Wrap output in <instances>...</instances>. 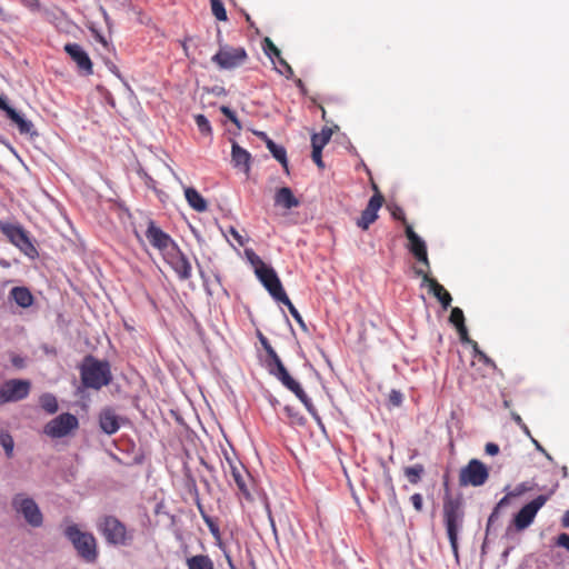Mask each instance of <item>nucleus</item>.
<instances>
[{
	"label": "nucleus",
	"mask_w": 569,
	"mask_h": 569,
	"mask_svg": "<svg viewBox=\"0 0 569 569\" xmlns=\"http://www.w3.org/2000/svg\"><path fill=\"white\" fill-rule=\"evenodd\" d=\"M39 402L41 408L50 415L56 413L59 409L57 398L51 393H43L40 397Z\"/></svg>",
	"instance_id": "c756f323"
},
{
	"label": "nucleus",
	"mask_w": 569,
	"mask_h": 569,
	"mask_svg": "<svg viewBox=\"0 0 569 569\" xmlns=\"http://www.w3.org/2000/svg\"><path fill=\"white\" fill-rule=\"evenodd\" d=\"M478 359L480 361H482L485 365H488V366H492V367H496L495 362L492 361V359H490L483 351H479V356H478Z\"/></svg>",
	"instance_id": "603ef678"
},
{
	"label": "nucleus",
	"mask_w": 569,
	"mask_h": 569,
	"mask_svg": "<svg viewBox=\"0 0 569 569\" xmlns=\"http://www.w3.org/2000/svg\"><path fill=\"white\" fill-rule=\"evenodd\" d=\"M64 51L69 54L72 61L77 64L80 72L86 76L93 73V64L89 54L78 43L64 44Z\"/></svg>",
	"instance_id": "f3484780"
},
{
	"label": "nucleus",
	"mask_w": 569,
	"mask_h": 569,
	"mask_svg": "<svg viewBox=\"0 0 569 569\" xmlns=\"http://www.w3.org/2000/svg\"><path fill=\"white\" fill-rule=\"evenodd\" d=\"M300 204L299 199L289 187H281L274 193V206L290 210Z\"/></svg>",
	"instance_id": "4be33fe9"
},
{
	"label": "nucleus",
	"mask_w": 569,
	"mask_h": 569,
	"mask_svg": "<svg viewBox=\"0 0 569 569\" xmlns=\"http://www.w3.org/2000/svg\"><path fill=\"white\" fill-rule=\"evenodd\" d=\"M0 109L6 112L8 119L14 124L21 134H37L33 131V123L30 120L23 118L17 110L10 107L7 100L0 96Z\"/></svg>",
	"instance_id": "6ab92c4d"
},
{
	"label": "nucleus",
	"mask_w": 569,
	"mask_h": 569,
	"mask_svg": "<svg viewBox=\"0 0 569 569\" xmlns=\"http://www.w3.org/2000/svg\"><path fill=\"white\" fill-rule=\"evenodd\" d=\"M198 508H199L201 517H202L204 523L207 525L209 531L211 532V535L217 540H220V536L221 535H220V529H219V526H218L217 521L204 512V510H203V508H202V506L200 503L198 505Z\"/></svg>",
	"instance_id": "7c9ffc66"
},
{
	"label": "nucleus",
	"mask_w": 569,
	"mask_h": 569,
	"mask_svg": "<svg viewBox=\"0 0 569 569\" xmlns=\"http://www.w3.org/2000/svg\"><path fill=\"white\" fill-rule=\"evenodd\" d=\"M531 440H532V442L535 443L536 448H537L539 451H541V452L546 453V456L550 459V456L546 452V450L543 449V447H542V446H541V445H540L536 439L531 438Z\"/></svg>",
	"instance_id": "13d9d810"
},
{
	"label": "nucleus",
	"mask_w": 569,
	"mask_h": 569,
	"mask_svg": "<svg viewBox=\"0 0 569 569\" xmlns=\"http://www.w3.org/2000/svg\"><path fill=\"white\" fill-rule=\"evenodd\" d=\"M322 149L323 148H319V147H312V153H311V158L313 160V162L320 168V169H323L325 168V163L322 161Z\"/></svg>",
	"instance_id": "37998d69"
},
{
	"label": "nucleus",
	"mask_w": 569,
	"mask_h": 569,
	"mask_svg": "<svg viewBox=\"0 0 569 569\" xmlns=\"http://www.w3.org/2000/svg\"><path fill=\"white\" fill-rule=\"evenodd\" d=\"M12 508L21 513L24 520L32 527H40L43 522V516L36 501L22 493L12 498Z\"/></svg>",
	"instance_id": "9b49d317"
},
{
	"label": "nucleus",
	"mask_w": 569,
	"mask_h": 569,
	"mask_svg": "<svg viewBox=\"0 0 569 569\" xmlns=\"http://www.w3.org/2000/svg\"><path fill=\"white\" fill-rule=\"evenodd\" d=\"M462 498L447 493L443 499V519L455 557L458 559V531L463 520Z\"/></svg>",
	"instance_id": "20e7f679"
},
{
	"label": "nucleus",
	"mask_w": 569,
	"mask_h": 569,
	"mask_svg": "<svg viewBox=\"0 0 569 569\" xmlns=\"http://www.w3.org/2000/svg\"><path fill=\"white\" fill-rule=\"evenodd\" d=\"M413 257L417 259V261L419 263H421L425 267V268H421V269L429 273V271H430V261H429V258H428L427 250L422 251V252H419V253H416V254H413Z\"/></svg>",
	"instance_id": "a19ab883"
},
{
	"label": "nucleus",
	"mask_w": 569,
	"mask_h": 569,
	"mask_svg": "<svg viewBox=\"0 0 569 569\" xmlns=\"http://www.w3.org/2000/svg\"><path fill=\"white\" fill-rule=\"evenodd\" d=\"M99 426L107 435H113L120 428V419L111 408H106L99 415Z\"/></svg>",
	"instance_id": "412c9836"
},
{
	"label": "nucleus",
	"mask_w": 569,
	"mask_h": 569,
	"mask_svg": "<svg viewBox=\"0 0 569 569\" xmlns=\"http://www.w3.org/2000/svg\"><path fill=\"white\" fill-rule=\"evenodd\" d=\"M188 569H214V563L208 555H194L186 559Z\"/></svg>",
	"instance_id": "bb28decb"
},
{
	"label": "nucleus",
	"mask_w": 569,
	"mask_h": 569,
	"mask_svg": "<svg viewBox=\"0 0 569 569\" xmlns=\"http://www.w3.org/2000/svg\"><path fill=\"white\" fill-rule=\"evenodd\" d=\"M402 399H403L402 393H401L400 391H398V390H392V391L389 393V401H390L393 406H396V407H398V406H400V405H401Z\"/></svg>",
	"instance_id": "a18cd8bd"
},
{
	"label": "nucleus",
	"mask_w": 569,
	"mask_h": 569,
	"mask_svg": "<svg viewBox=\"0 0 569 569\" xmlns=\"http://www.w3.org/2000/svg\"><path fill=\"white\" fill-rule=\"evenodd\" d=\"M413 257L417 259V261L419 263H421L425 267V268H421V269L429 273V271H430V261H429V258H428L427 250L422 251V252H419V253H416V254H413Z\"/></svg>",
	"instance_id": "79ce46f5"
},
{
	"label": "nucleus",
	"mask_w": 569,
	"mask_h": 569,
	"mask_svg": "<svg viewBox=\"0 0 569 569\" xmlns=\"http://www.w3.org/2000/svg\"><path fill=\"white\" fill-rule=\"evenodd\" d=\"M184 196L189 206L196 211L203 212L208 209L207 201L194 188H186Z\"/></svg>",
	"instance_id": "393cba45"
},
{
	"label": "nucleus",
	"mask_w": 569,
	"mask_h": 569,
	"mask_svg": "<svg viewBox=\"0 0 569 569\" xmlns=\"http://www.w3.org/2000/svg\"><path fill=\"white\" fill-rule=\"evenodd\" d=\"M220 111L223 116H226L232 123H234L237 126L238 129H241V123L236 114L234 111H232L229 107L227 106H221L220 107Z\"/></svg>",
	"instance_id": "58836bf2"
},
{
	"label": "nucleus",
	"mask_w": 569,
	"mask_h": 569,
	"mask_svg": "<svg viewBox=\"0 0 569 569\" xmlns=\"http://www.w3.org/2000/svg\"><path fill=\"white\" fill-rule=\"evenodd\" d=\"M79 371L81 383L88 389L100 390L112 380L109 362L90 355L84 357Z\"/></svg>",
	"instance_id": "7ed1b4c3"
},
{
	"label": "nucleus",
	"mask_w": 569,
	"mask_h": 569,
	"mask_svg": "<svg viewBox=\"0 0 569 569\" xmlns=\"http://www.w3.org/2000/svg\"><path fill=\"white\" fill-rule=\"evenodd\" d=\"M266 144L269 151H272L277 147V143H274L271 139H267Z\"/></svg>",
	"instance_id": "052dcab7"
},
{
	"label": "nucleus",
	"mask_w": 569,
	"mask_h": 569,
	"mask_svg": "<svg viewBox=\"0 0 569 569\" xmlns=\"http://www.w3.org/2000/svg\"><path fill=\"white\" fill-rule=\"evenodd\" d=\"M410 501L413 506V508L417 510V511H421L422 510V506H423V499H422V496L420 493H413L411 497H410Z\"/></svg>",
	"instance_id": "c03bdc74"
},
{
	"label": "nucleus",
	"mask_w": 569,
	"mask_h": 569,
	"mask_svg": "<svg viewBox=\"0 0 569 569\" xmlns=\"http://www.w3.org/2000/svg\"><path fill=\"white\" fill-rule=\"evenodd\" d=\"M98 530L110 545L127 546L132 540L126 525L114 516H103L98 522Z\"/></svg>",
	"instance_id": "423d86ee"
},
{
	"label": "nucleus",
	"mask_w": 569,
	"mask_h": 569,
	"mask_svg": "<svg viewBox=\"0 0 569 569\" xmlns=\"http://www.w3.org/2000/svg\"><path fill=\"white\" fill-rule=\"evenodd\" d=\"M221 467L229 485H232L231 480L233 481L238 495L248 501H252L251 489L253 487V479L238 457L224 450Z\"/></svg>",
	"instance_id": "f03ea898"
},
{
	"label": "nucleus",
	"mask_w": 569,
	"mask_h": 569,
	"mask_svg": "<svg viewBox=\"0 0 569 569\" xmlns=\"http://www.w3.org/2000/svg\"><path fill=\"white\" fill-rule=\"evenodd\" d=\"M67 539L72 543L79 557L87 562H94L98 557L97 540L87 531H81L74 523H69L63 530Z\"/></svg>",
	"instance_id": "39448f33"
},
{
	"label": "nucleus",
	"mask_w": 569,
	"mask_h": 569,
	"mask_svg": "<svg viewBox=\"0 0 569 569\" xmlns=\"http://www.w3.org/2000/svg\"><path fill=\"white\" fill-rule=\"evenodd\" d=\"M511 418L518 426L523 425L522 418L517 412H511Z\"/></svg>",
	"instance_id": "6e6d98bb"
},
{
	"label": "nucleus",
	"mask_w": 569,
	"mask_h": 569,
	"mask_svg": "<svg viewBox=\"0 0 569 569\" xmlns=\"http://www.w3.org/2000/svg\"><path fill=\"white\" fill-rule=\"evenodd\" d=\"M247 256H248V259L250 261V263L253 266L254 268V271L256 270H260V267H269L268 264H266L262 259L256 254L253 251H246Z\"/></svg>",
	"instance_id": "ea45409f"
},
{
	"label": "nucleus",
	"mask_w": 569,
	"mask_h": 569,
	"mask_svg": "<svg viewBox=\"0 0 569 569\" xmlns=\"http://www.w3.org/2000/svg\"><path fill=\"white\" fill-rule=\"evenodd\" d=\"M457 330H458V333H459L460 340H461L462 342H468V343H470V341H472V340L469 338V335H468V330H467L466 325H465V326H462V327L457 328Z\"/></svg>",
	"instance_id": "8fccbe9b"
},
{
	"label": "nucleus",
	"mask_w": 569,
	"mask_h": 569,
	"mask_svg": "<svg viewBox=\"0 0 569 569\" xmlns=\"http://www.w3.org/2000/svg\"><path fill=\"white\" fill-rule=\"evenodd\" d=\"M382 203L383 197L379 192L375 193L357 220V226L362 230H367L378 219V211Z\"/></svg>",
	"instance_id": "aec40b11"
},
{
	"label": "nucleus",
	"mask_w": 569,
	"mask_h": 569,
	"mask_svg": "<svg viewBox=\"0 0 569 569\" xmlns=\"http://www.w3.org/2000/svg\"><path fill=\"white\" fill-rule=\"evenodd\" d=\"M274 159H277L282 167L288 170V160H287V151L283 147L278 146L270 151Z\"/></svg>",
	"instance_id": "4c0bfd02"
},
{
	"label": "nucleus",
	"mask_w": 569,
	"mask_h": 569,
	"mask_svg": "<svg viewBox=\"0 0 569 569\" xmlns=\"http://www.w3.org/2000/svg\"><path fill=\"white\" fill-rule=\"evenodd\" d=\"M549 497L539 495L533 500L525 505L513 517L512 525L517 531L527 529L535 520L538 511L546 505Z\"/></svg>",
	"instance_id": "f8f14e48"
},
{
	"label": "nucleus",
	"mask_w": 569,
	"mask_h": 569,
	"mask_svg": "<svg viewBox=\"0 0 569 569\" xmlns=\"http://www.w3.org/2000/svg\"><path fill=\"white\" fill-rule=\"evenodd\" d=\"M449 321L456 328L465 326V315H463V311L460 308H458V307L452 308L450 317H449Z\"/></svg>",
	"instance_id": "c9c22d12"
},
{
	"label": "nucleus",
	"mask_w": 569,
	"mask_h": 569,
	"mask_svg": "<svg viewBox=\"0 0 569 569\" xmlns=\"http://www.w3.org/2000/svg\"><path fill=\"white\" fill-rule=\"evenodd\" d=\"M0 231L27 257L31 259L38 257L39 253L36 246L31 241L28 231L21 226L0 221Z\"/></svg>",
	"instance_id": "0eeeda50"
},
{
	"label": "nucleus",
	"mask_w": 569,
	"mask_h": 569,
	"mask_svg": "<svg viewBox=\"0 0 569 569\" xmlns=\"http://www.w3.org/2000/svg\"><path fill=\"white\" fill-rule=\"evenodd\" d=\"M256 276L276 301L286 298L287 293L272 267H260V270H256Z\"/></svg>",
	"instance_id": "2eb2a0df"
},
{
	"label": "nucleus",
	"mask_w": 569,
	"mask_h": 569,
	"mask_svg": "<svg viewBox=\"0 0 569 569\" xmlns=\"http://www.w3.org/2000/svg\"><path fill=\"white\" fill-rule=\"evenodd\" d=\"M162 258L172 268L180 280L184 281L191 278V263L187 256L179 249L178 244L164 253Z\"/></svg>",
	"instance_id": "4468645a"
},
{
	"label": "nucleus",
	"mask_w": 569,
	"mask_h": 569,
	"mask_svg": "<svg viewBox=\"0 0 569 569\" xmlns=\"http://www.w3.org/2000/svg\"><path fill=\"white\" fill-rule=\"evenodd\" d=\"M519 427L522 429V431H523L528 437L532 438V437H531V433H530V430H529L528 426H527L525 422H523V425H521V426H519Z\"/></svg>",
	"instance_id": "e2e57ef3"
},
{
	"label": "nucleus",
	"mask_w": 569,
	"mask_h": 569,
	"mask_svg": "<svg viewBox=\"0 0 569 569\" xmlns=\"http://www.w3.org/2000/svg\"><path fill=\"white\" fill-rule=\"evenodd\" d=\"M497 516V511H493L490 517H489V520H488V526L493 521V518Z\"/></svg>",
	"instance_id": "774afa93"
},
{
	"label": "nucleus",
	"mask_w": 569,
	"mask_h": 569,
	"mask_svg": "<svg viewBox=\"0 0 569 569\" xmlns=\"http://www.w3.org/2000/svg\"><path fill=\"white\" fill-rule=\"evenodd\" d=\"M561 526L563 528H569V509L563 513L561 518Z\"/></svg>",
	"instance_id": "5fc2aeb1"
},
{
	"label": "nucleus",
	"mask_w": 569,
	"mask_h": 569,
	"mask_svg": "<svg viewBox=\"0 0 569 569\" xmlns=\"http://www.w3.org/2000/svg\"><path fill=\"white\" fill-rule=\"evenodd\" d=\"M263 49L268 56H270V57L274 56V57L279 58L280 63L283 64L290 72H292L291 67L283 59L280 58V53H281L280 50L269 38H266L263 40Z\"/></svg>",
	"instance_id": "2f4dec72"
},
{
	"label": "nucleus",
	"mask_w": 569,
	"mask_h": 569,
	"mask_svg": "<svg viewBox=\"0 0 569 569\" xmlns=\"http://www.w3.org/2000/svg\"><path fill=\"white\" fill-rule=\"evenodd\" d=\"M146 238L162 256L177 246L173 239L158 227L153 220L148 222Z\"/></svg>",
	"instance_id": "dca6fc26"
},
{
	"label": "nucleus",
	"mask_w": 569,
	"mask_h": 569,
	"mask_svg": "<svg viewBox=\"0 0 569 569\" xmlns=\"http://www.w3.org/2000/svg\"><path fill=\"white\" fill-rule=\"evenodd\" d=\"M0 445L3 447L6 455L8 458H11L13 455V438L8 432L0 433Z\"/></svg>",
	"instance_id": "72a5a7b5"
},
{
	"label": "nucleus",
	"mask_w": 569,
	"mask_h": 569,
	"mask_svg": "<svg viewBox=\"0 0 569 569\" xmlns=\"http://www.w3.org/2000/svg\"><path fill=\"white\" fill-rule=\"evenodd\" d=\"M284 411L289 418H292L295 421L302 423L303 418L299 416L298 412H295L292 407L286 406Z\"/></svg>",
	"instance_id": "49530a36"
},
{
	"label": "nucleus",
	"mask_w": 569,
	"mask_h": 569,
	"mask_svg": "<svg viewBox=\"0 0 569 569\" xmlns=\"http://www.w3.org/2000/svg\"><path fill=\"white\" fill-rule=\"evenodd\" d=\"M30 387L31 385L28 380L11 379L3 382L0 386V406L27 398L30 392Z\"/></svg>",
	"instance_id": "ddd939ff"
},
{
	"label": "nucleus",
	"mask_w": 569,
	"mask_h": 569,
	"mask_svg": "<svg viewBox=\"0 0 569 569\" xmlns=\"http://www.w3.org/2000/svg\"><path fill=\"white\" fill-rule=\"evenodd\" d=\"M196 124L199 131L206 136L211 134V126L209 120L203 114H197L194 117Z\"/></svg>",
	"instance_id": "e433bc0d"
},
{
	"label": "nucleus",
	"mask_w": 569,
	"mask_h": 569,
	"mask_svg": "<svg viewBox=\"0 0 569 569\" xmlns=\"http://www.w3.org/2000/svg\"><path fill=\"white\" fill-rule=\"evenodd\" d=\"M319 108H320L321 113H322V114H321L322 120H323V121H326V122H328V120H327V112H326V110H325L323 106H322V104H319Z\"/></svg>",
	"instance_id": "69168bd1"
},
{
	"label": "nucleus",
	"mask_w": 569,
	"mask_h": 569,
	"mask_svg": "<svg viewBox=\"0 0 569 569\" xmlns=\"http://www.w3.org/2000/svg\"><path fill=\"white\" fill-rule=\"evenodd\" d=\"M259 340L266 350L269 357V366H274V368H270V372L277 377L279 381L291 392L296 395V397L303 403L306 409L316 418H318L317 410L311 401V399L307 396L301 386L289 375L288 370L283 366L281 359L270 345L269 340L261 333H258Z\"/></svg>",
	"instance_id": "f257e3e1"
},
{
	"label": "nucleus",
	"mask_w": 569,
	"mask_h": 569,
	"mask_svg": "<svg viewBox=\"0 0 569 569\" xmlns=\"http://www.w3.org/2000/svg\"><path fill=\"white\" fill-rule=\"evenodd\" d=\"M278 302H281V303L286 305V306L288 307V309H289L290 315H291V316L293 317V319H295V320L300 325V327H301L302 329H305V330L307 329L306 323H305V321H303V319H302L301 315H300V313H299V311L296 309V307L292 305V302L290 301V299L288 298V296H286V298H284V299H281V300H279Z\"/></svg>",
	"instance_id": "473e14b6"
},
{
	"label": "nucleus",
	"mask_w": 569,
	"mask_h": 569,
	"mask_svg": "<svg viewBox=\"0 0 569 569\" xmlns=\"http://www.w3.org/2000/svg\"><path fill=\"white\" fill-rule=\"evenodd\" d=\"M254 133H256L258 137H260L261 139H263L264 141H266L267 139H269V138H268V136H267L264 132H258V131H256Z\"/></svg>",
	"instance_id": "338daca9"
},
{
	"label": "nucleus",
	"mask_w": 569,
	"mask_h": 569,
	"mask_svg": "<svg viewBox=\"0 0 569 569\" xmlns=\"http://www.w3.org/2000/svg\"><path fill=\"white\" fill-rule=\"evenodd\" d=\"M519 427L522 429V431H523L528 437L532 438V437H531V433H530V430H529L528 426H527L525 422H523V425H521V426H519Z\"/></svg>",
	"instance_id": "0e129e2a"
},
{
	"label": "nucleus",
	"mask_w": 569,
	"mask_h": 569,
	"mask_svg": "<svg viewBox=\"0 0 569 569\" xmlns=\"http://www.w3.org/2000/svg\"><path fill=\"white\" fill-rule=\"evenodd\" d=\"M224 557H226V560H227V563H228L229 568L230 569H236V566L233 565L231 557L227 552H224Z\"/></svg>",
	"instance_id": "680f3d73"
},
{
	"label": "nucleus",
	"mask_w": 569,
	"mask_h": 569,
	"mask_svg": "<svg viewBox=\"0 0 569 569\" xmlns=\"http://www.w3.org/2000/svg\"><path fill=\"white\" fill-rule=\"evenodd\" d=\"M231 233L234 237V239L239 242V244L243 246V241L241 239V236L238 233V231L233 228H231Z\"/></svg>",
	"instance_id": "4d7b16f0"
},
{
	"label": "nucleus",
	"mask_w": 569,
	"mask_h": 569,
	"mask_svg": "<svg viewBox=\"0 0 569 569\" xmlns=\"http://www.w3.org/2000/svg\"><path fill=\"white\" fill-rule=\"evenodd\" d=\"M231 158L234 167L249 171L250 168V153L241 148L236 141L232 142Z\"/></svg>",
	"instance_id": "b1692460"
},
{
	"label": "nucleus",
	"mask_w": 569,
	"mask_h": 569,
	"mask_svg": "<svg viewBox=\"0 0 569 569\" xmlns=\"http://www.w3.org/2000/svg\"><path fill=\"white\" fill-rule=\"evenodd\" d=\"M210 2H211L212 14L219 21H226L228 18H227V12H226V9H224V6H223L222 1H220V0H210Z\"/></svg>",
	"instance_id": "f704fd0d"
},
{
	"label": "nucleus",
	"mask_w": 569,
	"mask_h": 569,
	"mask_svg": "<svg viewBox=\"0 0 569 569\" xmlns=\"http://www.w3.org/2000/svg\"><path fill=\"white\" fill-rule=\"evenodd\" d=\"M9 298L23 309L31 307L34 302V297L27 287H13L9 292Z\"/></svg>",
	"instance_id": "5701e85b"
},
{
	"label": "nucleus",
	"mask_w": 569,
	"mask_h": 569,
	"mask_svg": "<svg viewBox=\"0 0 569 569\" xmlns=\"http://www.w3.org/2000/svg\"><path fill=\"white\" fill-rule=\"evenodd\" d=\"M248 54L242 47L220 46L218 52L211 58L220 69L230 70L242 66Z\"/></svg>",
	"instance_id": "1a4fd4ad"
},
{
	"label": "nucleus",
	"mask_w": 569,
	"mask_h": 569,
	"mask_svg": "<svg viewBox=\"0 0 569 569\" xmlns=\"http://www.w3.org/2000/svg\"><path fill=\"white\" fill-rule=\"evenodd\" d=\"M392 217L396 219V220H399L401 222H403L406 226L408 224L407 223V220H406V216H405V212L401 208H396L393 211H392Z\"/></svg>",
	"instance_id": "3c124183"
},
{
	"label": "nucleus",
	"mask_w": 569,
	"mask_h": 569,
	"mask_svg": "<svg viewBox=\"0 0 569 569\" xmlns=\"http://www.w3.org/2000/svg\"><path fill=\"white\" fill-rule=\"evenodd\" d=\"M486 453L489 456H496L499 453V446L493 442H488L485 447Z\"/></svg>",
	"instance_id": "09e8293b"
},
{
	"label": "nucleus",
	"mask_w": 569,
	"mask_h": 569,
	"mask_svg": "<svg viewBox=\"0 0 569 569\" xmlns=\"http://www.w3.org/2000/svg\"><path fill=\"white\" fill-rule=\"evenodd\" d=\"M332 134V128L323 127L319 133H313L311 136V146L325 148V146L330 141Z\"/></svg>",
	"instance_id": "cd10ccee"
},
{
	"label": "nucleus",
	"mask_w": 569,
	"mask_h": 569,
	"mask_svg": "<svg viewBox=\"0 0 569 569\" xmlns=\"http://www.w3.org/2000/svg\"><path fill=\"white\" fill-rule=\"evenodd\" d=\"M403 472L410 483L417 485L425 473V467L421 463H417L415 466L406 467Z\"/></svg>",
	"instance_id": "c85d7f7f"
},
{
	"label": "nucleus",
	"mask_w": 569,
	"mask_h": 569,
	"mask_svg": "<svg viewBox=\"0 0 569 569\" xmlns=\"http://www.w3.org/2000/svg\"><path fill=\"white\" fill-rule=\"evenodd\" d=\"M557 545L569 551V535L560 533L557 538Z\"/></svg>",
	"instance_id": "de8ad7c7"
},
{
	"label": "nucleus",
	"mask_w": 569,
	"mask_h": 569,
	"mask_svg": "<svg viewBox=\"0 0 569 569\" xmlns=\"http://www.w3.org/2000/svg\"><path fill=\"white\" fill-rule=\"evenodd\" d=\"M21 2H22L26 7H28V8H30V9H33V10H37V9H39V7H40V2H39V0H21Z\"/></svg>",
	"instance_id": "864d4df0"
},
{
	"label": "nucleus",
	"mask_w": 569,
	"mask_h": 569,
	"mask_svg": "<svg viewBox=\"0 0 569 569\" xmlns=\"http://www.w3.org/2000/svg\"><path fill=\"white\" fill-rule=\"evenodd\" d=\"M489 479L488 467L478 459H471L459 472V485L461 487H480Z\"/></svg>",
	"instance_id": "6e6552de"
},
{
	"label": "nucleus",
	"mask_w": 569,
	"mask_h": 569,
	"mask_svg": "<svg viewBox=\"0 0 569 569\" xmlns=\"http://www.w3.org/2000/svg\"><path fill=\"white\" fill-rule=\"evenodd\" d=\"M470 345H471V347L473 349L475 355L478 357L479 356V351H481V350L479 349V346H478L477 341L472 340V341H470Z\"/></svg>",
	"instance_id": "bf43d9fd"
},
{
	"label": "nucleus",
	"mask_w": 569,
	"mask_h": 569,
	"mask_svg": "<svg viewBox=\"0 0 569 569\" xmlns=\"http://www.w3.org/2000/svg\"><path fill=\"white\" fill-rule=\"evenodd\" d=\"M79 421L72 413H61L50 420L43 428V432L50 438L58 439L69 436L72 431L77 430Z\"/></svg>",
	"instance_id": "9d476101"
},
{
	"label": "nucleus",
	"mask_w": 569,
	"mask_h": 569,
	"mask_svg": "<svg viewBox=\"0 0 569 569\" xmlns=\"http://www.w3.org/2000/svg\"><path fill=\"white\" fill-rule=\"evenodd\" d=\"M405 232L409 240V250L412 254L427 250L426 242L413 231L410 224H407Z\"/></svg>",
	"instance_id": "a878e982"
},
{
	"label": "nucleus",
	"mask_w": 569,
	"mask_h": 569,
	"mask_svg": "<svg viewBox=\"0 0 569 569\" xmlns=\"http://www.w3.org/2000/svg\"><path fill=\"white\" fill-rule=\"evenodd\" d=\"M415 273L422 278L423 283L428 284L429 292L438 299L443 309L450 307L452 297L442 284H440L435 278H431L428 272L422 269H415Z\"/></svg>",
	"instance_id": "a211bd4d"
}]
</instances>
